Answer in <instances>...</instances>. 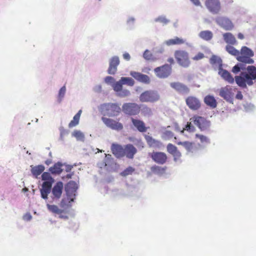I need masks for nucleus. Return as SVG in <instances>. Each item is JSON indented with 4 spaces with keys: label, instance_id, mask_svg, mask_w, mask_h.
I'll use <instances>...</instances> for the list:
<instances>
[{
    "label": "nucleus",
    "instance_id": "obj_1",
    "mask_svg": "<svg viewBox=\"0 0 256 256\" xmlns=\"http://www.w3.org/2000/svg\"><path fill=\"white\" fill-rule=\"evenodd\" d=\"M100 110L104 116L112 117L120 114L121 108L116 103H104L100 106Z\"/></svg>",
    "mask_w": 256,
    "mask_h": 256
},
{
    "label": "nucleus",
    "instance_id": "obj_2",
    "mask_svg": "<svg viewBox=\"0 0 256 256\" xmlns=\"http://www.w3.org/2000/svg\"><path fill=\"white\" fill-rule=\"evenodd\" d=\"M42 178L44 182L42 184V188L40 189L41 196L44 200L48 198V194L51 191L52 184L54 182V178L51 176L50 173L44 172L42 175Z\"/></svg>",
    "mask_w": 256,
    "mask_h": 256
},
{
    "label": "nucleus",
    "instance_id": "obj_3",
    "mask_svg": "<svg viewBox=\"0 0 256 256\" xmlns=\"http://www.w3.org/2000/svg\"><path fill=\"white\" fill-rule=\"evenodd\" d=\"M254 56L253 51L247 46H242L240 51H239L237 60L244 64H252L254 60L252 58Z\"/></svg>",
    "mask_w": 256,
    "mask_h": 256
},
{
    "label": "nucleus",
    "instance_id": "obj_4",
    "mask_svg": "<svg viewBox=\"0 0 256 256\" xmlns=\"http://www.w3.org/2000/svg\"><path fill=\"white\" fill-rule=\"evenodd\" d=\"M174 56L177 63L181 66L188 68L190 64L188 53L184 50H176L174 52Z\"/></svg>",
    "mask_w": 256,
    "mask_h": 256
},
{
    "label": "nucleus",
    "instance_id": "obj_5",
    "mask_svg": "<svg viewBox=\"0 0 256 256\" xmlns=\"http://www.w3.org/2000/svg\"><path fill=\"white\" fill-rule=\"evenodd\" d=\"M66 201L67 200L66 198H62L60 202V206L61 208H64V209L60 208L56 205L50 204H46V208L50 212L54 214H58L59 218L67 219L68 218V216L66 215L63 214H64L66 213L64 208H65V206L67 205Z\"/></svg>",
    "mask_w": 256,
    "mask_h": 256
},
{
    "label": "nucleus",
    "instance_id": "obj_6",
    "mask_svg": "<svg viewBox=\"0 0 256 256\" xmlns=\"http://www.w3.org/2000/svg\"><path fill=\"white\" fill-rule=\"evenodd\" d=\"M122 110L126 114L136 116L140 112V106L134 102H126L123 104Z\"/></svg>",
    "mask_w": 256,
    "mask_h": 256
},
{
    "label": "nucleus",
    "instance_id": "obj_7",
    "mask_svg": "<svg viewBox=\"0 0 256 256\" xmlns=\"http://www.w3.org/2000/svg\"><path fill=\"white\" fill-rule=\"evenodd\" d=\"M160 96L158 93L152 90H146L142 92L140 96L141 102H154L158 101Z\"/></svg>",
    "mask_w": 256,
    "mask_h": 256
},
{
    "label": "nucleus",
    "instance_id": "obj_8",
    "mask_svg": "<svg viewBox=\"0 0 256 256\" xmlns=\"http://www.w3.org/2000/svg\"><path fill=\"white\" fill-rule=\"evenodd\" d=\"M236 88H233L230 86L222 88L219 92V95L228 102H232L233 101L234 92Z\"/></svg>",
    "mask_w": 256,
    "mask_h": 256
},
{
    "label": "nucleus",
    "instance_id": "obj_9",
    "mask_svg": "<svg viewBox=\"0 0 256 256\" xmlns=\"http://www.w3.org/2000/svg\"><path fill=\"white\" fill-rule=\"evenodd\" d=\"M77 188L76 184L74 181L69 182L66 185L65 189L69 203L75 198Z\"/></svg>",
    "mask_w": 256,
    "mask_h": 256
},
{
    "label": "nucleus",
    "instance_id": "obj_10",
    "mask_svg": "<svg viewBox=\"0 0 256 256\" xmlns=\"http://www.w3.org/2000/svg\"><path fill=\"white\" fill-rule=\"evenodd\" d=\"M205 5L208 10L213 14H218L221 10L219 0H206Z\"/></svg>",
    "mask_w": 256,
    "mask_h": 256
},
{
    "label": "nucleus",
    "instance_id": "obj_11",
    "mask_svg": "<svg viewBox=\"0 0 256 256\" xmlns=\"http://www.w3.org/2000/svg\"><path fill=\"white\" fill-rule=\"evenodd\" d=\"M154 71L158 77L165 78L170 75L172 72V66L168 64H165L161 66L156 68Z\"/></svg>",
    "mask_w": 256,
    "mask_h": 256
},
{
    "label": "nucleus",
    "instance_id": "obj_12",
    "mask_svg": "<svg viewBox=\"0 0 256 256\" xmlns=\"http://www.w3.org/2000/svg\"><path fill=\"white\" fill-rule=\"evenodd\" d=\"M149 156L156 163L159 164H164L168 160L166 154L163 152H153Z\"/></svg>",
    "mask_w": 256,
    "mask_h": 256
},
{
    "label": "nucleus",
    "instance_id": "obj_13",
    "mask_svg": "<svg viewBox=\"0 0 256 256\" xmlns=\"http://www.w3.org/2000/svg\"><path fill=\"white\" fill-rule=\"evenodd\" d=\"M64 188V184L62 182H58L52 188V198L53 200H59L62 194Z\"/></svg>",
    "mask_w": 256,
    "mask_h": 256
},
{
    "label": "nucleus",
    "instance_id": "obj_14",
    "mask_svg": "<svg viewBox=\"0 0 256 256\" xmlns=\"http://www.w3.org/2000/svg\"><path fill=\"white\" fill-rule=\"evenodd\" d=\"M102 120L108 127L112 130H120L123 128V125L122 124L113 119L102 117Z\"/></svg>",
    "mask_w": 256,
    "mask_h": 256
},
{
    "label": "nucleus",
    "instance_id": "obj_15",
    "mask_svg": "<svg viewBox=\"0 0 256 256\" xmlns=\"http://www.w3.org/2000/svg\"><path fill=\"white\" fill-rule=\"evenodd\" d=\"M192 119L194 124L198 126L201 130H206L210 126V122L203 117L194 116Z\"/></svg>",
    "mask_w": 256,
    "mask_h": 256
},
{
    "label": "nucleus",
    "instance_id": "obj_16",
    "mask_svg": "<svg viewBox=\"0 0 256 256\" xmlns=\"http://www.w3.org/2000/svg\"><path fill=\"white\" fill-rule=\"evenodd\" d=\"M186 102L188 107L192 110H198L200 107L201 104L200 100L195 96H188Z\"/></svg>",
    "mask_w": 256,
    "mask_h": 256
},
{
    "label": "nucleus",
    "instance_id": "obj_17",
    "mask_svg": "<svg viewBox=\"0 0 256 256\" xmlns=\"http://www.w3.org/2000/svg\"><path fill=\"white\" fill-rule=\"evenodd\" d=\"M216 22L225 30H231L234 28V24L231 20L226 18L218 17L216 18Z\"/></svg>",
    "mask_w": 256,
    "mask_h": 256
},
{
    "label": "nucleus",
    "instance_id": "obj_18",
    "mask_svg": "<svg viewBox=\"0 0 256 256\" xmlns=\"http://www.w3.org/2000/svg\"><path fill=\"white\" fill-rule=\"evenodd\" d=\"M170 86L180 94H186L190 92L189 88L182 83L179 82H171Z\"/></svg>",
    "mask_w": 256,
    "mask_h": 256
},
{
    "label": "nucleus",
    "instance_id": "obj_19",
    "mask_svg": "<svg viewBox=\"0 0 256 256\" xmlns=\"http://www.w3.org/2000/svg\"><path fill=\"white\" fill-rule=\"evenodd\" d=\"M120 64V60L118 56L112 57L110 60V65L108 72L110 74H114L117 71V67Z\"/></svg>",
    "mask_w": 256,
    "mask_h": 256
},
{
    "label": "nucleus",
    "instance_id": "obj_20",
    "mask_svg": "<svg viewBox=\"0 0 256 256\" xmlns=\"http://www.w3.org/2000/svg\"><path fill=\"white\" fill-rule=\"evenodd\" d=\"M124 157L132 159L135 154L137 152L136 148L132 144H128L124 146Z\"/></svg>",
    "mask_w": 256,
    "mask_h": 256
},
{
    "label": "nucleus",
    "instance_id": "obj_21",
    "mask_svg": "<svg viewBox=\"0 0 256 256\" xmlns=\"http://www.w3.org/2000/svg\"><path fill=\"white\" fill-rule=\"evenodd\" d=\"M132 124L134 127L140 132H146L148 128L146 126L144 122L137 118H131Z\"/></svg>",
    "mask_w": 256,
    "mask_h": 256
},
{
    "label": "nucleus",
    "instance_id": "obj_22",
    "mask_svg": "<svg viewBox=\"0 0 256 256\" xmlns=\"http://www.w3.org/2000/svg\"><path fill=\"white\" fill-rule=\"evenodd\" d=\"M111 150L113 154L116 158H120L124 157V146L113 144L111 146Z\"/></svg>",
    "mask_w": 256,
    "mask_h": 256
},
{
    "label": "nucleus",
    "instance_id": "obj_23",
    "mask_svg": "<svg viewBox=\"0 0 256 256\" xmlns=\"http://www.w3.org/2000/svg\"><path fill=\"white\" fill-rule=\"evenodd\" d=\"M130 75L135 79L140 82L147 84H149L150 82V78L147 75L136 72H131Z\"/></svg>",
    "mask_w": 256,
    "mask_h": 256
},
{
    "label": "nucleus",
    "instance_id": "obj_24",
    "mask_svg": "<svg viewBox=\"0 0 256 256\" xmlns=\"http://www.w3.org/2000/svg\"><path fill=\"white\" fill-rule=\"evenodd\" d=\"M177 144L183 146L186 150L189 152H194L196 150V147L195 146L194 144L190 142H176Z\"/></svg>",
    "mask_w": 256,
    "mask_h": 256
},
{
    "label": "nucleus",
    "instance_id": "obj_25",
    "mask_svg": "<svg viewBox=\"0 0 256 256\" xmlns=\"http://www.w3.org/2000/svg\"><path fill=\"white\" fill-rule=\"evenodd\" d=\"M218 74L225 80L227 81L230 84L234 83V78L228 71L222 68L219 70Z\"/></svg>",
    "mask_w": 256,
    "mask_h": 256
},
{
    "label": "nucleus",
    "instance_id": "obj_26",
    "mask_svg": "<svg viewBox=\"0 0 256 256\" xmlns=\"http://www.w3.org/2000/svg\"><path fill=\"white\" fill-rule=\"evenodd\" d=\"M186 40L182 38L177 36L169 39L166 41V44L168 46L174 45H181L185 43Z\"/></svg>",
    "mask_w": 256,
    "mask_h": 256
},
{
    "label": "nucleus",
    "instance_id": "obj_27",
    "mask_svg": "<svg viewBox=\"0 0 256 256\" xmlns=\"http://www.w3.org/2000/svg\"><path fill=\"white\" fill-rule=\"evenodd\" d=\"M210 63L214 67L218 68V70L222 68V59L215 55L212 56L210 58Z\"/></svg>",
    "mask_w": 256,
    "mask_h": 256
},
{
    "label": "nucleus",
    "instance_id": "obj_28",
    "mask_svg": "<svg viewBox=\"0 0 256 256\" xmlns=\"http://www.w3.org/2000/svg\"><path fill=\"white\" fill-rule=\"evenodd\" d=\"M205 104L212 108H215L217 106V102L213 96H206L204 99Z\"/></svg>",
    "mask_w": 256,
    "mask_h": 256
},
{
    "label": "nucleus",
    "instance_id": "obj_29",
    "mask_svg": "<svg viewBox=\"0 0 256 256\" xmlns=\"http://www.w3.org/2000/svg\"><path fill=\"white\" fill-rule=\"evenodd\" d=\"M62 164L60 162L55 164L52 166L50 168L49 171L52 174H59L62 171Z\"/></svg>",
    "mask_w": 256,
    "mask_h": 256
},
{
    "label": "nucleus",
    "instance_id": "obj_30",
    "mask_svg": "<svg viewBox=\"0 0 256 256\" xmlns=\"http://www.w3.org/2000/svg\"><path fill=\"white\" fill-rule=\"evenodd\" d=\"M31 167V172L33 176L36 177L40 176L44 170V166L42 165H38Z\"/></svg>",
    "mask_w": 256,
    "mask_h": 256
},
{
    "label": "nucleus",
    "instance_id": "obj_31",
    "mask_svg": "<svg viewBox=\"0 0 256 256\" xmlns=\"http://www.w3.org/2000/svg\"><path fill=\"white\" fill-rule=\"evenodd\" d=\"M82 112V110H80L78 113L74 116L73 120H72L68 124V127L70 128L76 126L78 124Z\"/></svg>",
    "mask_w": 256,
    "mask_h": 256
},
{
    "label": "nucleus",
    "instance_id": "obj_32",
    "mask_svg": "<svg viewBox=\"0 0 256 256\" xmlns=\"http://www.w3.org/2000/svg\"><path fill=\"white\" fill-rule=\"evenodd\" d=\"M223 38L224 40V41L228 44H234L236 42V40L232 34L230 32H226L223 34Z\"/></svg>",
    "mask_w": 256,
    "mask_h": 256
},
{
    "label": "nucleus",
    "instance_id": "obj_33",
    "mask_svg": "<svg viewBox=\"0 0 256 256\" xmlns=\"http://www.w3.org/2000/svg\"><path fill=\"white\" fill-rule=\"evenodd\" d=\"M166 168L161 167L158 166H154L150 168L152 172L156 174H162L165 172Z\"/></svg>",
    "mask_w": 256,
    "mask_h": 256
},
{
    "label": "nucleus",
    "instance_id": "obj_34",
    "mask_svg": "<svg viewBox=\"0 0 256 256\" xmlns=\"http://www.w3.org/2000/svg\"><path fill=\"white\" fill-rule=\"evenodd\" d=\"M199 36L204 40H209L212 38V33L209 30H204L200 33Z\"/></svg>",
    "mask_w": 256,
    "mask_h": 256
},
{
    "label": "nucleus",
    "instance_id": "obj_35",
    "mask_svg": "<svg viewBox=\"0 0 256 256\" xmlns=\"http://www.w3.org/2000/svg\"><path fill=\"white\" fill-rule=\"evenodd\" d=\"M144 138L150 146H154L158 144V141L154 139L152 136L148 135L144 136Z\"/></svg>",
    "mask_w": 256,
    "mask_h": 256
},
{
    "label": "nucleus",
    "instance_id": "obj_36",
    "mask_svg": "<svg viewBox=\"0 0 256 256\" xmlns=\"http://www.w3.org/2000/svg\"><path fill=\"white\" fill-rule=\"evenodd\" d=\"M226 50L230 54L237 57L239 54V50H236L233 46L228 45L226 46Z\"/></svg>",
    "mask_w": 256,
    "mask_h": 256
},
{
    "label": "nucleus",
    "instance_id": "obj_37",
    "mask_svg": "<svg viewBox=\"0 0 256 256\" xmlns=\"http://www.w3.org/2000/svg\"><path fill=\"white\" fill-rule=\"evenodd\" d=\"M122 84H126L129 86H133L134 84V80L131 78L122 77L120 80Z\"/></svg>",
    "mask_w": 256,
    "mask_h": 256
},
{
    "label": "nucleus",
    "instance_id": "obj_38",
    "mask_svg": "<svg viewBox=\"0 0 256 256\" xmlns=\"http://www.w3.org/2000/svg\"><path fill=\"white\" fill-rule=\"evenodd\" d=\"M134 171V169L132 166H128L120 173V175L126 176L128 175L131 174Z\"/></svg>",
    "mask_w": 256,
    "mask_h": 256
},
{
    "label": "nucleus",
    "instance_id": "obj_39",
    "mask_svg": "<svg viewBox=\"0 0 256 256\" xmlns=\"http://www.w3.org/2000/svg\"><path fill=\"white\" fill-rule=\"evenodd\" d=\"M122 84L121 80H120L118 82H116L113 85V88L114 91L119 92L122 90Z\"/></svg>",
    "mask_w": 256,
    "mask_h": 256
},
{
    "label": "nucleus",
    "instance_id": "obj_40",
    "mask_svg": "<svg viewBox=\"0 0 256 256\" xmlns=\"http://www.w3.org/2000/svg\"><path fill=\"white\" fill-rule=\"evenodd\" d=\"M196 137L200 140L202 143H210V140L206 136L202 134H196Z\"/></svg>",
    "mask_w": 256,
    "mask_h": 256
},
{
    "label": "nucleus",
    "instance_id": "obj_41",
    "mask_svg": "<svg viewBox=\"0 0 256 256\" xmlns=\"http://www.w3.org/2000/svg\"><path fill=\"white\" fill-rule=\"evenodd\" d=\"M166 150L168 153L172 154L173 152L178 150V148L172 144H168L166 146Z\"/></svg>",
    "mask_w": 256,
    "mask_h": 256
},
{
    "label": "nucleus",
    "instance_id": "obj_42",
    "mask_svg": "<svg viewBox=\"0 0 256 256\" xmlns=\"http://www.w3.org/2000/svg\"><path fill=\"white\" fill-rule=\"evenodd\" d=\"M195 130V128L194 126H192L190 122H188L185 128H184L182 130H181V132H184V130L188 131L190 132H193Z\"/></svg>",
    "mask_w": 256,
    "mask_h": 256
},
{
    "label": "nucleus",
    "instance_id": "obj_43",
    "mask_svg": "<svg viewBox=\"0 0 256 256\" xmlns=\"http://www.w3.org/2000/svg\"><path fill=\"white\" fill-rule=\"evenodd\" d=\"M143 56L146 60H150L152 58V54L148 50H146L144 53Z\"/></svg>",
    "mask_w": 256,
    "mask_h": 256
},
{
    "label": "nucleus",
    "instance_id": "obj_44",
    "mask_svg": "<svg viewBox=\"0 0 256 256\" xmlns=\"http://www.w3.org/2000/svg\"><path fill=\"white\" fill-rule=\"evenodd\" d=\"M164 136L165 138L170 139L174 136V134L171 131L166 130L164 132Z\"/></svg>",
    "mask_w": 256,
    "mask_h": 256
},
{
    "label": "nucleus",
    "instance_id": "obj_45",
    "mask_svg": "<svg viewBox=\"0 0 256 256\" xmlns=\"http://www.w3.org/2000/svg\"><path fill=\"white\" fill-rule=\"evenodd\" d=\"M156 22H162L164 24H166L168 22L169 20H167L165 17L160 16L156 19Z\"/></svg>",
    "mask_w": 256,
    "mask_h": 256
},
{
    "label": "nucleus",
    "instance_id": "obj_46",
    "mask_svg": "<svg viewBox=\"0 0 256 256\" xmlns=\"http://www.w3.org/2000/svg\"><path fill=\"white\" fill-rule=\"evenodd\" d=\"M172 155L173 156L174 158V160H178L181 157V153L180 152L177 150H176L174 152H173Z\"/></svg>",
    "mask_w": 256,
    "mask_h": 256
},
{
    "label": "nucleus",
    "instance_id": "obj_47",
    "mask_svg": "<svg viewBox=\"0 0 256 256\" xmlns=\"http://www.w3.org/2000/svg\"><path fill=\"white\" fill-rule=\"evenodd\" d=\"M204 58V54L202 52H198L192 58V60H198Z\"/></svg>",
    "mask_w": 256,
    "mask_h": 256
},
{
    "label": "nucleus",
    "instance_id": "obj_48",
    "mask_svg": "<svg viewBox=\"0 0 256 256\" xmlns=\"http://www.w3.org/2000/svg\"><path fill=\"white\" fill-rule=\"evenodd\" d=\"M66 91V88L65 86H63L60 88L58 93V96L60 98H62L64 96Z\"/></svg>",
    "mask_w": 256,
    "mask_h": 256
},
{
    "label": "nucleus",
    "instance_id": "obj_49",
    "mask_svg": "<svg viewBox=\"0 0 256 256\" xmlns=\"http://www.w3.org/2000/svg\"><path fill=\"white\" fill-rule=\"evenodd\" d=\"M120 94L119 95L120 96L125 97L127 96L130 95V92L129 90H122L121 91L119 92Z\"/></svg>",
    "mask_w": 256,
    "mask_h": 256
},
{
    "label": "nucleus",
    "instance_id": "obj_50",
    "mask_svg": "<svg viewBox=\"0 0 256 256\" xmlns=\"http://www.w3.org/2000/svg\"><path fill=\"white\" fill-rule=\"evenodd\" d=\"M72 135L77 138H84L83 134L80 132L78 130L74 131L73 132Z\"/></svg>",
    "mask_w": 256,
    "mask_h": 256
},
{
    "label": "nucleus",
    "instance_id": "obj_51",
    "mask_svg": "<svg viewBox=\"0 0 256 256\" xmlns=\"http://www.w3.org/2000/svg\"><path fill=\"white\" fill-rule=\"evenodd\" d=\"M240 65H238V64L234 66L232 69V72L234 74H238L240 71Z\"/></svg>",
    "mask_w": 256,
    "mask_h": 256
},
{
    "label": "nucleus",
    "instance_id": "obj_52",
    "mask_svg": "<svg viewBox=\"0 0 256 256\" xmlns=\"http://www.w3.org/2000/svg\"><path fill=\"white\" fill-rule=\"evenodd\" d=\"M104 80L106 83L113 82L114 80V78L110 76H108L106 77Z\"/></svg>",
    "mask_w": 256,
    "mask_h": 256
},
{
    "label": "nucleus",
    "instance_id": "obj_53",
    "mask_svg": "<svg viewBox=\"0 0 256 256\" xmlns=\"http://www.w3.org/2000/svg\"><path fill=\"white\" fill-rule=\"evenodd\" d=\"M236 98L238 100H242L243 98V96L242 94V92L238 91L236 96Z\"/></svg>",
    "mask_w": 256,
    "mask_h": 256
},
{
    "label": "nucleus",
    "instance_id": "obj_54",
    "mask_svg": "<svg viewBox=\"0 0 256 256\" xmlns=\"http://www.w3.org/2000/svg\"><path fill=\"white\" fill-rule=\"evenodd\" d=\"M123 58L126 60H130V54L128 52H125L123 54Z\"/></svg>",
    "mask_w": 256,
    "mask_h": 256
},
{
    "label": "nucleus",
    "instance_id": "obj_55",
    "mask_svg": "<svg viewBox=\"0 0 256 256\" xmlns=\"http://www.w3.org/2000/svg\"><path fill=\"white\" fill-rule=\"evenodd\" d=\"M195 6H200V0H190Z\"/></svg>",
    "mask_w": 256,
    "mask_h": 256
},
{
    "label": "nucleus",
    "instance_id": "obj_56",
    "mask_svg": "<svg viewBox=\"0 0 256 256\" xmlns=\"http://www.w3.org/2000/svg\"><path fill=\"white\" fill-rule=\"evenodd\" d=\"M32 218V216L30 214H27L24 216V219L27 220H30Z\"/></svg>",
    "mask_w": 256,
    "mask_h": 256
},
{
    "label": "nucleus",
    "instance_id": "obj_57",
    "mask_svg": "<svg viewBox=\"0 0 256 256\" xmlns=\"http://www.w3.org/2000/svg\"><path fill=\"white\" fill-rule=\"evenodd\" d=\"M167 61L170 64V66L174 64V60L172 58H169Z\"/></svg>",
    "mask_w": 256,
    "mask_h": 256
},
{
    "label": "nucleus",
    "instance_id": "obj_58",
    "mask_svg": "<svg viewBox=\"0 0 256 256\" xmlns=\"http://www.w3.org/2000/svg\"><path fill=\"white\" fill-rule=\"evenodd\" d=\"M238 38L239 39L242 40L244 38V36L243 34H242V33H239L238 34Z\"/></svg>",
    "mask_w": 256,
    "mask_h": 256
},
{
    "label": "nucleus",
    "instance_id": "obj_59",
    "mask_svg": "<svg viewBox=\"0 0 256 256\" xmlns=\"http://www.w3.org/2000/svg\"><path fill=\"white\" fill-rule=\"evenodd\" d=\"M238 65H240V70H244L245 69V67H244V64H242V63H240V64H238Z\"/></svg>",
    "mask_w": 256,
    "mask_h": 256
},
{
    "label": "nucleus",
    "instance_id": "obj_60",
    "mask_svg": "<svg viewBox=\"0 0 256 256\" xmlns=\"http://www.w3.org/2000/svg\"><path fill=\"white\" fill-rule=\"evenodd\" d=\"M51 162L50 160H46V162H45V164H46L47 165H48L50 164Z\"/></svg>",
    "mask_w": 256,
    "mask_h": 256
},
{
    "label": "nucleus",
    "instance_id": "obj_61",
    "mask_svg": "<svg viewBox=\"0 0 256 256\" xmlns=\"http://www.w3.org/2000/svg\"><path fill=\"white\" fill-rule=\"evenodd\" d=\"M66 133V132L64 130H63L62 132H60V136L61 137L62 136Z\"/></svg>",
    "mask_w": 256,
    "mask_h": 256
}]
</instances>
